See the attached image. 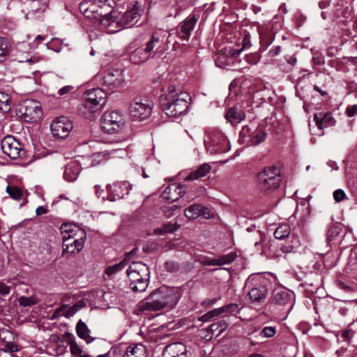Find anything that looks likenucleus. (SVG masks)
Listing matches in <instances>:
<instances>
[{"label": "nucleus", "mask_w": 357, "mask_h": 357, "mask_svg": "<svg viewBox=\"0 0 357 357\" xmlns=\"http://www.w3.org/2000/svg\"><path fill=\"white\" fill-rule=\"evenodd\" d=\"M161 96V108L168 116L176 117L187 112L190 100L188 93L178 91L171 85L166 90L163 89Z\"/></svg>", "instance_id": "obj_1"}, {"label": "nucleus", "mask_w": 357, "mask_h": 357, "mask_svg": "<svg viewBox=\"0 0 357 357\" xmlns=\"http://www.w3.org/2000/svg\"><path fill=\"white\" fill-rule=\"evenodd\" d=\"M268 281L259 273L250 275L245 281L244 289L247 298L252 304H261L267 297Z\"/></svg>", "instance_id": "obj_2"}, {"label": "nucleus", "mask_w": 357, "mask_h": 357, "mask_svg": "<svg viewBox=\"0 0 357 357\" xmlns=\"http://www.w3.org/2000/svg\"><path fill=\"white\" fill-rule=\"evenodd\" d=\"M130 288L135 292H143L148 287L150 279L149 267L140 261H133L127 269Z\"/></svg>", "instance_id": "obj_3"}, {"label": "nucleus", "mask_w": 357, "mask_h": 357, "mask_svg": "<svg viewBox=\"0 0 357 357\" xmlns=\"http://www.w3.org/2000/svg\"><path fill=\"white\" fill-rule=\"evenodd\" d=\"M204 142L211 154L226 153L230 150L229 142L225 134L218 129L206 130Z\"/></svg>", "instance_id": "obj_4"}, {"label": "nucleus", "mask_w": 357, "mask_h": 357, "mask_svg": "<svg viewBox=\"0 0 357 357\" xmlns=\"http://www.w3.org/2000/svg\"><path fill=\"white\" fill-rule=\"evenodd\" d=\"M280 181V170L276 167H266L257 174V187L261 192H269L276 189Z\"/></svg>", "instance_id": "obj_5"}, {"label": "nucleus", "mask_w": 357, "mask_h": 357, "mask_svg": "<svg viewBox=\"0 0 357 357\" xmlns=\"http://www.w3.org/2000/svg\"><path fill=\"white\" fill-rule=\"evenodd\" d=\"M175 304L174 296L169 292L155 291L142 304V308L148 310H160L166 306L172 307Z\"/></svg>", "instance_id": "obj_6"}, {"label": "nucleus", "mask_w": 357, "mask_h": 357, "mask_svg": "<svg viewBox=\"0 0 357 357\" xmlns=\"http://www.w3.org/2000/svg\"><path fill=\"white\" fill-rule=\"evenodd\" d=\"M153 104L150 100L135 98L132 100L129 107V113L132 121H143L151 116Z\"/></svg>", "instance_id": "obj_7"}, {"label": "nucleus", "mask_w": 357, "mask_h": 357, "mask_svg": "<svg viewBox=\"0 0 357 357\" xmlns=\"http://www.w3.org/2000/svg\"><path fill=\"white\" fill-rule=\"evenodd\" d=\"M108 0H83L79 3L80 12L89 19L96 20L102 16V13L110 9Z\"/></svg>", "instance_id": "obj_8"}, {"label": "nucleus", "mask_w": 357, "mask_h": 357, "mask_svg": "<svg viewBox=\"0 0 357 357\" xmlns=\"http://www.w3.org/2000/svg\"><path fill=\"white\" fill-rule=\"evenodd\" d=\"M17 111L20 119L29 123L36 121L42 114L40 103L30 99L22 101Z\"/></svg>", "instance_id": "obj_9"}, {"label": "nucleus", "mask_w": 357, "mask_h": 357, "mask_svg": "<svg viewBox=\"0 0 357 357\" xmlns=\"http://www.w3.org/2000/svg\"><path fill=\"white\" fill-rule=\"evenodd\" d=\"M97 81L102 86V89L113 91L121 86L124 82V76L121 70L111 69L96 77Z\"/></svg>", "instance_id": "obj_10"}, {"label": "nucleus", "mask_w": 357, "mask_h": 357, "mask_svg": "<svg viewBox=\"0 0 357 357\" xmlns=\"http://www.w3.org/2000/svg\"><path fill=\"white\" fill-rule=\"evenodd\" d=\"M102 128L108 133H112L120 130L125 123L123 115L119 111L106 112L102 119Z\"/></svg>", "instance_id": "obj_11"}, {"label": "nucleus", "mask_w": 357, "mask_h": 357, "mask_svg": "<svg viewBox=\"0 0 357 357\" xmlns=\"http://www.w3.org/2000/svg\"><path fill=\"white\" fill-rule=\"evenodd\" d=\"M119 13L113 10L111 7L109 10L104 11L102 16L100 18H96L95 22L98 24L105 30L108 33H114L120 30L119 23Z\"/></svg>", "instance_id": "obj_12"}, {"label": "nucleus", "mask_w": 357, "mask_h": 357, "mask_svg": "<svg viewBox=\"0 0 357 357\" xmlns=\"http://www.w3.org/2000/svg\"><path fill=\"white\" fill-rule=\"evenodd\" d=\"M169 34L166 31L158 29L155 31L151 36L150 39L146 43V48L149 51L150 53L153 52H162L165 48V45L167 42Z\"/></svg>", "instance_id": "obj_13"}, {"label": "nucleus", "mask_w": 357, "mask_h": 357, "mask_svg": "<svg viewBox=\"0 0 357 357\" xmlns=\"http://www.w3.org/2000/svg\"><path fill=\"white\" fill-rule=\"evenodd\" d=\"M3 153L11 159H17L23 152L22 145L13 136H6L1 142Z\"/></svg>", "instance_id": "obj_14"}, {"label": "nucleus", "mask_w": 357, "mask_h": 357, "mask_svg": "<svg viewBox=\"0 0 357 357\" xmlns=\"http://www.w3.org/2000/svg\"><path fill=\"white\" fill-rule=\"evenodd\" d=\"M73 128L72 121L67 117L61 116L54 119L50 125L52 133L58 138L68 137Z\"/></svg>", "instance_id": "obj_15"}, {"label": "nucleus", "mask_w": 357, "mask_h": 357, "mask_svg": "<svg viewBox=\"0 0 357 357\" xmlns=\"http://www.w3.org/2000/svg\"><path fill=\"white\" fill-rule=\"evenodd\" d=\"M86 107L90 106L96 109L102 107L106 102V93L102 89L93 88L86 91L84 93Z\"/></svg>", "instance_id": "obj_16"}, {"label": "nucleus", "mask_w": 357, "mask_h": 357, "mask_svg": "<svg viewBox=\"0 0 357 357\" xmlns=\"http://www.w3.org/2000/svg\"><path fill=\"white\" fill-rule=\"evenodd\" d=\"M132 186L126 181H117L107 187V199L114 202L128 195Z\"/></svg>", "instance_id": "obj_17"}, {"label": "nucleus", "mask_w": 357, "mask_h": 357, "mask_svg": "<svg viewBox=\"0 0 357 357\" xmlns=\"http://www.w3.org/2000/svg\"><path fill=\"white\" fill-rule=\"evenodd\" d=\"M266 132L262 129L257 128L252 130L248 126L242 128L240 132V137L243 138L244 141H248L252 145H259L266 138Z\"/></svg>", "instance_id": "obj_18"}, {"label": "nucleus", "mask_w": 357, "mask_h": 357, "mask_svg": "<svg viewBox=\"0 0 357 357\" xmlns=\"http://www.w3.org/2000/svg\"><path fill=\"white\" fill-rule=\"evenodd\" d=\"M199 15L192 12L188 17L183 20L178 31V37L183 40H188L192 31L194 29L197 22Z\"/></svg>", "instance_id": "obj_19"}, {"label": "nucleus", "mask_w": 357, "mask_h": 357, "mask_svg": "<svg viewBox=\"0 0 357 357\" xmlns=\"http://www.w3.org/2000/svg\"><path fill=\"white\" fill-rule=\"evenodd\" d=\"M139 19V8L135 5L131 9L125 12L120 17L119 16V23L120 29H127L134 26Z\"/></svg>", "instance_id": "obj_20"}, {"label": "nucleus", "mask_w": 357, "mask_h": 357, "mask_svg": "<svg viewBox=\"0 0 357 357\" xmlns=\"http://www.w3.org/2000/svg\"><path fill=\"white\" fill-rule=\"evenodd\" d=\"M188 350L181 342H174L165 347L162 357H188Z\"/></svg>", "instance_id": "obj_21"}, {"label": "nucleus", "mask_w": 357, "mask_h": 357, "mask_svg": "<svg viewBox=\"0 0 357 357\" xmlns=\"http://www.w3.org/2000/svg\"><path fill=\"white\" fill-rule=\"evenodd\" d=\"M82 170L81 163L77 160H71L64 168L63 178L68 182L75 181Z\"/></svg>", "instance_id": "obj_22"}, {"label": "nucleus", "mask_w": 357, "mask_h": 357, "mask_svg": "<svg viewBox=\"0 0 357 357\" xmlns=\"http://www.w3.org/2000/svg\"><path fill=\"white\" fill-rule=\"evenodd\" d=\"M241 308L236 303H229L221 307L214 309L203 316H202L199 319L202 321H208L211 318L218 316L222 313L225 312H231V313H238L240 312Z\"/></svg>", "instance_id": "obj_23"}, {"label": "nucleus", "mask_w": 357, "mask_h": 357, "mask_svg": "<svg viewBox=\"0 0 357 357\" xmlns=\"http://www.w3.org/2000/svg\"><path fill=\"white\" fill-rule=\"evenodd\" d=\"M86 235L76 238L73 241H63V254H75L79 252L84 248Z\"/></svg>", "instance_id": "obj_24"}, {"label": "nucleus", "mask_w": 357, "mask_h": 357, "mask_svg": "<svg viewBox=\"0 0 357 357\" xmlns=\"http://www.w3.org/2000/svg\"><path fill=\"white\" fill-rule=\"evenodd\" d=\"M61 229L63 235V241H70L71 239L82 237V234L86 235L84 229L74 225L62 224Z\"/></svg>", "instance_id": "obj_25"}, {"label": "nucleus", "mask_w": 357, "mask_h": 357, "mask_svg": "<svg viewBox=\"0 0 357 357\" xmlns=\"http://www.w3.org/2000/svg\"><path fill=\"white\" fill-rule=\"evenodd\" d=\"M183 185L172 183L164 190L162 196L167 202H172L176 201L184 192L183 190Z\"/></svg>", "instance_id": "obj_26"}, {"label": "nucleus", "mask_w": 357, "mask_h": 357, "mask_svg": "<svg viewBox=\"0 0 357 357\" xmlns=\"http://www.w3.org/2000/svg\"><path fill=\"white\" fill-rule=\"evenodd\" d=\"M314 120L319 129H323L335 126L336 121L332 116L331 113H318L314 115Z\"/></svg>", "instance_id": "obj_27"}, {"label": "nucleus", "mask_w": 357, "mask_h": 357, "mask_svg": "<svg viewBox=\"0 0 357 357\" xmlns=\"http://www.w3.org/2000/svg\"><path fill=\"white\" fill-rule=\"evenodd\" d=\"M151 55L146 47L141 46L131 53L130 59L134 64H141L146 62Z\"/></svg>", "instance_id": "obj_28"}, {"label": "nucleus", "mask_w": 357, "mask_h": 357, "mask_svg": "<svg viewBox=\"0 0 357 357\" xmlns=\"http://www.w3.org/2000/svg\"><path fill=\"white\" fill-rule=\"evenodd\" d=\"M272 302L278 305H286L289 304L291 308V294L286 290H275L272 298Z\"/></svg>", "instance_id": "obj_29"}, {"label": "nucleus", "mask_w": 357, "mask_h": 357, "mask_svg": "<svg viewBox=\"0 0 357 357\" xmlns=\"http://www.w3.org/2000/svg\"><path fill=\"white\" fill-rule=\"evenodd\" d=\"M123 357H147L146 349L142 344L130 345Z\"/></svg>", "instance_id": "obj_30"}, {"label": "nucleus", "mask_w": 357, "mask_h": 357, "mask_svg": "<svg viewBox=\"0 0 357 357\" xmlns=\"http://www.w3.org/2000/svg\"><path fill=\"white\" fill-rule=\"evenodd\" d=\"M245 117V113L236 107L229 108L225 114L226 119L231 124L239 123Z\"/></svg>", "instance_id": "obj_31"}, {"label": "nucleus", "mask_w": 357, "mask_h": 357, "mask_svg": "<svg viewBox=\"0 0 357 357\" xmlns=\"http://www.w3.org/2000/svg\"><path fill=\"white\" fill-rule=\"evenodd\" d=\"M135 249H133L130 252H128L126 258L119 263L107 267L105 270V273L107 275H112L123 270L127 265V259H130V256L135 253Z\"/></svg>", "instance_id": "obj_32"}, {"label": "nucleus", "mask_w": 357, "mask_h": 357, "mask_svg": "<svg viewBox=\"0 0 357 357\" xmlns=\"http://www.w3.org/2000/svg\"><path fill=\"white\" fill-rule=\"evenodd\" d=\"M211 166L206 163L197 167V169L191 172L185 178V181H193L206 176L210 171Z\"/></svg>", "instance_id": "obj_33"}, {"label": "nucleus", "mask_w": 357, "mask_h": 357, "mask_svg": "<svg viewBox=\"0 0 357 357\" xmlns=\"http://www.w3.org/2000/svg\"><path fill=\"white\" fill-rule=\"evenodd\" d=\"M206 210H208L207 208L202 207L197 204H194L185 209V215L188 219H195L200 215H205L204 211Z\"/></svg>", "instance_id": "obj_34"}, {"label": "nucleus", "mask_w": 357, "mask_h": 357, "mask_svg": "<svg viewBox=\"0 0 357 357\" xmlns=\"http://www.w3.org/2000/svg\"><path fill=\"white\" fill-rule=\"evenodd\" d=\"M76 331H77V335L80 338L85 340V342L87 344H89L93 341L94 338L91 337L89 335L90 330L88 328L86 324L84 322L82 321L81 320H79V322L77 324Z\"/></svg>", "instance_id": "obj_35"}, {"label": "nucleus", "mask_w": 357, "mask_h": 357, "mask_svg": "<svg viewBox=\"0 0 357 357\" xmlns=\"http://www.w3.org/2000/svg\"><path fill=\"white\" fill-rule=\"evenodd\" d=\"M236 258V255L234 252H230L227 255H222L218 258L211 259L208 264L211 266H221L229 264L233 262Z\"/></svg>", "instance_id": "obj_36"}, {"label": "nucleus", "mask_w": 357, "mask_h": 357, "mask_svg": "<svg viewBox=\"0 0 357 357\" xmlns=\"http://www.w3.org/2000/svg\"><path fill=\"white\" fill-rule=\"evenodd\" d=\"M227 327V324L225 320H220L217 322L211 324L207 328V331L211 333V336L215 334L216 336L220 335L224 332Z\"/></svg>", "instance_id": "obj_37"}, {"label": "nucleus", "mask_w": 357, "mask_h": 357, "mask_svg": "<svg viewBox=\"0 0 357 357\" xmlns=\"http://www.w3.org/2000/svg\"><path fill=\"white\" fill-rule=\"evenodd\" d=\"M81 307L79 303H75L72 306H67L63 305L59 309L56 310L59 315L64 316L66 317H73Z\"/></svg>", "instance_id": "obj_38"}, {"label": "nucleus", "mask_w": 357, "mask_h": 357, "mask_svg": "<svg viewBox=\"0 0 357 357\" xmlns=\"http://www.w3.org/2000/svg\"><path fill=\"white\" fill-rule=\"evenodd\" d=\"M299 245V241L297 237L290 236L283 244L281 245L280 250L284 253H290Z\"/></svg>", "instance_id": "obj_39"}, {"label": "nucleus", "mask_w": 357, "mask_h": 357, "mask_svg": "<svg viewBox=\"0 0 357 357\" xmlns=\"http://www.w3.org/2000/svg\"><path fill=\"white\" fill-rule=\"evenodd\" d=\"M290 234V227L288 225H280L274 231V236L277 239L282 240L289 238Z\"/></svg>", "instance_id": "obj_40"}, {"label": "nucleus", "mask_w": 357, "mask_h": 357, "mask_svg": "<svg viewBox=\"0 0 357 357\" xmlns=\"http://www.w3.org/2000/svg\"><path fill=\"white\" fill-rule=\"evenodd\" d=\"M66 335L70 336V340H68V344L70 346V350L73 356L80 357L83 354L82 349L79 345L75 342V337L69 333H66Z\"/></svg>", "instance_id": "obj_41"}, {"label": "nucleus", "mask_w": 357, "mask_h": 357, "mask_svg": "<svg viewBox=\"0 0 357 357\" xmlns=\"http://www.w3.org/2000/svg\"><path fill=\"white\" fill-rule=\"evenodd\" d=\"M97 109L95 107H91L90 106L86 107V102L84 101L79 107V113L90 120H92L94 118V112Z\"/></svg>", "instance_id": "obj_42"}, {"label": "nucleus", "mask_w": 357, "mask_h": 357, "mask_svg": "<svg viewBox=\"0 0 357 357\" xmlns=\"http://www.w3.org/2000/svg\"><path fill=\"white\" fill-rule=\"evenodd\" d=\"M274 36L272 33L262 34L260 33V50L265 51L273 42Z\"/></svg>", "instance_id": "obj_43"}, {"label": "nucleus", "mask_w": 357, "mask_h": 357, "mask_svg": "<svg viewBox=\"0 0 357 357\" xmlns=\"http://www.w3.org/2000/svg\"><path fill=\"white\" fill-rule=\"evenodd\" d=\"M179 228V225L176 222L173 224L165 225L162 228H158L154 230V234H163L165 233H171L176 231Z\"/></svg>", "instance_id": "obj_44"}, {"label": "nucleus", "mask_w": 357, "mask_h": 357, "mask_svg": "<svg viewBox=\"0 0 357 357\" xmlns=\"http://www.w3.org/2000/svg\"><path fill=\"white\" fill-rule=\"evenodd\" d=\"M38 301L39 300L34 296L29 297L22 296L18 298L19 304L24 307L31 306L36 304Z\"/></svg>", "instance_id": "obj_45"}, {"label": "nucleus", "mask_w": 357, "mask_h": 357, "mask_svg": "<svg viewBox=\"0 0 357 357\" xmlns=\"http://www.w3.org/2000/svg\"><path fill=\"white\" fill-rule=\"evenodd\" d=\"M342 228L338 225L331 226L327 231V240L328 241H333L335 238L341 233Z\"/></svg>", "instance_id": "obj_46"}, {"label": "nucleus", "mask_w": 357, "mask_h": 357, "mask_svg": "<svg viewBox=\"0 0 357 357\" xmlns=\"http://www.w3.org/2000/svg\"><path fill=\"white\" fill-rule=\"evenodd\" d=\"M6 192L15 200H20L22 197V191L16 186H7Z\"/></svg>", "instance_id": "obj_47"}, {"label": "nucleus", "mask_w": 357, "mask_h": 357, "mask_svg": "<svg viewBox=\"0 0 357 357\" xmlns=\"http://www.w3.org/2000/svg\"><path fill=\"white\" fill-rule=\"evenodd\" d=\"M252 46L251 40H250V35L248 32L245 33L243 39V47L242 48L234 50L231 54L233 56L238 55L244 49L250 48Z\"/></svg>", "instance_id": "obj_48"}, {"label": "nucleus", "mask_w": 357, "mask_h": 357, "mask_svg": "<svg viewBox=\"0 0 357 357\" xmlns=\"http://www.w3.org/2000/svg\"><path fill=\"white\" fill-rule=\"evenodd\" d=\"M276 333V328L273 326H265L259 332V336L261 338H270Z\"/></svg>", "instance_id": "obj_49"}, {"label": "nucleus", "mask_w": 357, "mask_h": 357, "mask_svg": "<svg viewBox=\"0 0 357 357\" xmlns=\"http://www.w3.org/2000/svg\"><path fill=\"white\" fill-rule=\"evenodd\" d=\"M180 268L179 264L174 261H169L165 263V268L169 273H175L178 271Z\"/></svg>", "instance_id": "obj_50"}, {"label": "nucleus", "mask_w": 357, "mask_h": 357, "mask_svg": "<svg viewBox=\"0 0 357 357\" xmlns=\"http://www.w3.org/2000/svg\"><path fill=\"white\" fill-rule=\"evenodd\" d=\"M356 248L357 249V244ZM349 266L351 271L357 272V252L355 251H352L351 254Z\"/></svg>", "instance_id": "obj_51"}, {"label": "nucleus", "mask_w": 357, "mask_h": 357, "mask_svg": "<svg viewBox=\"0 0 357 357\" xmlns=\"http://www.w3.org/2000/svg\"><path fill=\"white\" fill-rule=\"evenodd\" d=\"M335 202L339 203L346 198V193L342 189L335 190L333 193Z\"/></svg>", "instance_id": "obj_52"}, {"label": "nucleus", "mask_w": 357, "mask_h": 357, "mask_svg": "<svg viewBox=\"0 0 357 357\" xmlns=\"http://www.w3.org/2000/svg\"><path fill=\"white\" fill-rule=\"evenodd\" d=\"M1 350H4L10 353V354H13L14 352L19 351V347L17 344L12 342L6 343L3 348L0 349Z\"/></svg>", "instance_id": "obj_53"}, {"label": "nucleus", "mask_w": 357, "mask_h": 357, "mask_svg": "<svg viewBox=\"0 0 357 357\" xmlns=\"http://www.w3.org/2000/svg\"><path fill=\"white\" fill-rule=\"evenodd\" d=\"M245 61L252 65H255L260 61V56L257 54H250L245 56Z\"/></svg>", "instance_id": "obj_54"}, {"label": "nucleus", "mask_w": 357, "mask_h": 357, "mask_svg": "<svg viewBox=\"0 0 357 357\" xmlns=\"http://www.w3.org/2000/svg\"><path fill=\"white\" fill-rule=\"evenodd\" d=\"M312 62L314 65L321 66L324 64V56L318 53H315L312 57Z\"/></svg>", "instance_id": "obj_55"}, {"label": "nucleus", "mask_w": 357, "mask_h": 357, "mask_svg": "<svg viewBox=\"0 0 357 357\" xmlns=\"http://www.w3.org/2000/svg\"><path fill=\"white\" fill-rule=\"evenodd\" d=\"M10 287L0 281V296H5L10 293Z\"/></svg>", "instance_id": "obj_56"}, {"label": "nucleus", "mask_w": 357, "mask_h": 357, "mask_svg": "<svg viewBox=\"0 0 357 357\" xmlns=\"http://www.w3.org/2000/svg\"><path fill=\"white\" fill-rule=\"evenodd\" d=\"M347 114L349 117H352L357 114V105L355 104L347 107Z\"/></svg>", "instance_id": "obj_57"}, {"label": "nucleus", "mask_w": 357, "mask_h": 357, "mask_svg": "<svg viewBox=\"0 0 357 357\" xmlns=\"http://www.w3.org/2000/svg\"><path fill=\"white\" fill-rule=\"evenodd\" d=\"M9 52L8 44L0 47V61H2Z\"/></svg>", "instance_id": "obj_58"}, {"label": "nucleus", "mask_w": 357, "mask_h": 357, "mask_svg": "<svg viewBox=\"0 0 357 357\" xmlns=\"http://www.w3.org/2000/svg\"><path fill=\"white\" fill-rule=\"evenodd\" d=\"M74 89V87L73 86H70V85H67V86H65L62 88H61L59 90V92L58 93L60 95V96H64L66 95V93L70 92L73 89Z\"/></svg>", "instance_id": "obj_59"}, {"label": "nucleus", "mask_w": 357, "mask_h": 357, "mask_svg": "<svg viewBox=\"0 0 357 357\" xmlns=\"http://www.w3.org/2000/svg\"><path fill=\"white\" fill-rule=\"evenodd\" d=\"M281 52V47L278 45L271 48L268 52V55L271 57L278 55Z\"/></svg>", "instance_id": "obj_60"}, {"label": "nucleus", "mask_w": 357, "mask_h": 357, "mask_svg": "<svg viewBox=\"0 0 357 357\" xmlns=\"http://www.w3.org/2000/svg\"><path fill=\"white\" fill-rule=\"evenodd\" d=\"M8 100V96L6 93L0 91V104L4 105L6 107H7Z\"/></svg>", "instance_id": "obj_61"}, {"label": "nucleus", "mask_w": 357, "mask_h": 357, "mask_svg": "<svg viewBox=\"0 0 357 357\" xmlns=\"http://www.w3.org/2000/svg\"><path fill=\"white\" fill-rule=\"evenodd\" d=\"M183 10V9L180 7V6H176L174 8V13H169L167 14V17H176L181 13V11Z\"/></svg>", "instance_id": "obj_62"}, {"label": "nucleus", "mask_w": 357, "mask_h": 357, "mask_svg": "<svg viewBox=\"0 0 357 357\" xmlns=\"http://www.w3.org/2000/svg\"><path fill=\"white\" fill-rule=\"evenodd\" d=\"M47 210L45 209V207L43 206H38L36 210V213L37 215H43V214H45L47 213Z\"/></svg>", "instance_id": "obj_63"}, {"label": "nucleus", "mask_w": 357, "mask_h": 357, "mask_svg": "<svg viewBox=\"0 0 357 357\" xmlns=\"http://www.w3.org/2000/svg\"><path fill=\"white\" fill-rule=\"evenodd\" d=\"M0 357H14V355L10 354V353L8 351L0 349Z\"/></svg>", "instance_id": "obj_64"}]
</instances>
